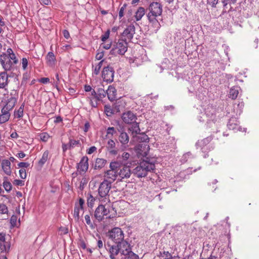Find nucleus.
I'll return each mask as SVG.
<instances>
[{"instance_id": "40", "label": "nucleus", "mask_w": 259, "mask_h": 259, "mask_svg": "<svg viewBox=\"0 0 259 259\" xmlns=\"http://www.w3.org/2000/svg\"><path fill=\"white\" fill-rule=\"evenodd\" d=\"M97 95L99 101H100L106 97V91L102 88H99L97 90Z\"/></svg>"}, {"instance_id": "33", "label": "nucleus", "mask_w": 259, "mask_h": 259, "mask_svg": "<svg viewBox=\"0 0 259 259\" xmlns=\"http://www.w3.org/2000/svg\"><path fill=\"white\" fill-rule=\"evenodd\" d=\"M145 9L143 7H140L138 9L135 16L137 21L140 20L142 17L145 15Z\"/></svg>"}, {"instance_id": "61", "label": "nucleus", "mask_w": 259, "mask_h": 259, "mask_svg": "<svg viewBox=\"0 0 259 259\" xmlns=\"http://www.w3.org/2000/svg\"><path fill=\"white\" fill-rule=\"evenodd\" d=\"M101 46H102V47L104 49L108 50V49L110 48V47L111 46V42L107 43V44H106V43H102L101 44Z\"/></svg>"}, {"instance_id": "44", "label": "nucleus", "mask_w": 259, "mask_h": 259, "mask_svg": "<svg viewBox=\"0 0 259 259\" xmlns=\"http://www.w3.org/2000/svg\"><path fill=\"white\" fill-rule=\"evenodd\" d=\"M40 140L44 142H47L50 138V136L47 133H42L39 135Z\"/></svg>"}, {"instance_id": "7", "label": "nucleus", "mask_w": 259, "mask_h": 259, "mask_svg": "<svg viewBox=\"0 0 259 259\" xmlns=\"http://www.w3.org/2000/svg\"><path fill=\"white\" fill-rule=\"evenodd\" d=\"M103 203L101 202V204L98 206L95 211L94 217L98 222L102 221L104 219V216L107 215L109 212V210L105 208Z\"/></svg>"}, {"instance_id": "55", "label": "nucleus", "mask_w": 259, "mask_h": 259, "mask_svg": "<svg viewBox=\"0 0 259 259\" xmlns=\"http://www.w3.org/2000/svg\"><path fill=\"white\" fill-rule=\"evenodd\" d=\"M130 157V154L126 152H124L122 154V158L124 161H126Z\"/></svg>"}, {"instance_id": "8", "label": "nucleus", "mask_w": 259, "mask_h": 259, "mask_svg": "<svg viewBox=\"0 0 259 259\" xmlns=\"http://www.w3.org/2000/svg\"><path fill=\"white\" fill-rule=\"evenodd\" d=\"M114 71L112 67L108 66L104 67L102 72V77L104 81L111 82L114 79Z\"/></svg>"}, {"instance_id": "36", "label": "nucleus", "mask_w": 259, "mask_h": 259, "mask_svg": "<svg viewBox=\"0 0 259 259\" xmlns=\"http://www.w3.org/2000/svg\"><path fill=\"white\" fill-rule=\"evenodd\" d=\"M24 104H22L19 107L17 111H15L14 112V116L15 117L20 118L23 116V110H24Z\"/></svg>"}, {"instance_id": "38", "label": "nucleus", "mask_w": 259, "mask_h": 259, "mask_svg": "<svg viewBox=\"0 0 259 259\" xmlns=\"http://www.w3.org/2000/svg\"><path fill=\"white\" fill-rule=\"evenodd\" d=\"M49 156V151H46L44 152L41 159L39 161V164L40 165H44L47 161Z\"/></svg>"}, {"instance_id": "21", "label": "nucleus", "mask_w": 259, "mask_h": 259, "mask_svg": "<svg viewBox=\"0 0 259 259\" xmlns=\"http://www.w3.org/2000/svg\"><path fill=\"white\" fill-rule=\"evenodd\" d=\"M106 148L110 154L113 155L117 154L118 150L115 148V143L112 139L108 140Z\"/></svg>"}, {"instance_id": "4", "label": "nucleus", "mask_w": 259, "mask_h": 259, "mask_svg": "<svg viewBox=\"0 0 259 259\" xmlns=\"http://www.w3.org/2000/svg\"><path fill=\"white\" fill-rule=\"evenodd\" d=\"M107 236L115 244L122 241L124 238L123 231L118 227H115L109 230L107 234Z\"/></svg>"}, {"instance_id": "29", "label": "nucleus", "mask_w": 259, "mask_h": 259, "mask_svg": "<svg viewBox=\"0 0 259 259\" xmlns=\"http://www.w3.org/2000/svg\"><path fill=\"white\" fill-rule=\"evenodd\" d=\"M147 17L149 22L152 23L153 27H154L156 30H158L160 27V24L156 19L157 16L147 15Z\"/></svg>"}, {"instance_id": "50", "label": "nucleus", "mask_w": 259, "mask_h": 259, "mask_svg": "<svg viewBox=\"0 0 259 259\" xmlns=\"http://www.w3.org/2000/svg\"><path fill=\"white\" fill-rule=\"evenodd\" d=\"M219 3V0H208L207 4H209L212 8H217V5Z\"/></svg>"}, {"instance_id": "47", "label": "nucleus", "mask_w": 259, "mask_h": 259, "mask_svg": "<svg viewBox=\"0 0 259 259\" xmlns=\"http://www.w3.org/2000/svg\"><path fill=\"white\" fill-rule=\"evenodd\" d=\"M161 256L164 258V259H173L172 257L171 254L168 251H164L162 253H161Z\"/></svg>"}, {"instance_id": "23", "label": "nucleus", "mask_w": 259, "mask_h": 259, "mask_svg": "<svg viewBox=\"0 0 259 259\" xmlns=\"http://www.w3.org/2000/svg\"><path fill=\"white\" fill-rule=\"evenodd\" d=\"M16 102L17 99L16 98L11 97L8 100L7 104L3 108V109L5 111H7V112H9V111L14 107Z\"/></svg>"}, {"instance_id": "51", "label": "nucleus", "mask_w": 259, "mask_h": 259, "mask_svg": "<svg viewBox=\"0 0 259 259\" xmlns=\"http://www.w3.org/2000/svg\"><path fill=\"white\" fill-rule=\"evenodd\" d=\"M19 175L21 179H25L26 178L27 174L24 168H21L19 170Z\"/></svg>"}, {"instance_id": "31", "label": "nucleus", "mask_w": 259, "mask_h": 259, "mask_svg": "<svg viewBox=\"0 0 259 259\" xmlns=\"http://www.w3.org/2000/svg\"><path fill=\"white\" fill-rule=\"evenodd\" d=\"M7 53V55L11 59V60L13 62V63H14V64H16L18 62V61L16 57L15 54L14 53L12 49H11V48L8 49Z\"/></svg>"}, {"instance_id": "58", "label": "nucleus", "mask_w": 259, "mask_h": 259, "mask_svg": "<svg viewBox=\"0 0 259 259\" xmlns=\"http://www.w3.org/2000/svg\"><path fill=\"white\" fill-rule=\"evenodd\" d=\"M97 150V148L95 146L90 147L87 151L88 154H91Z\"/></svg>"}, {"instance_id": "27", "label": "nucleus", "mask_w": 259, "mask_h": 259, "mask_svg": "<svg viewBox=\"0 0 259 259\" xmlns=\"http://www.w3.org/2000/svg\"><path fill=\"white\" fill-rule=\"evenodd\" d=\"M2 114L0 115V124H2L8 121L10 117V113L3 109H2Z\"/></svg>"}, {"instance_id": "62", "label": "nucleus", "mask_w": 259, "mask_h": 259, "mask_svg": "<svg viewBox=\"0 0 259 259\" xmlns=\"http://www.w3.org/2000/svg\"><path fill=\"white\" fill-rule=\"evenodd\" d=\"M63 35H64V37L66 38V39H68L70 37V34H69V32L68 30H64L63 31Z\"/></svg>"}, {"instance_id": "43", "label": "nucleus", "mask_w": 259, "mask_h": 259, "mask_svg": "<svg viewBox=\"0 0 259 259\" xmlns=\"http://www.w3.org/2000/svg\"><path fill=\"white\" fill-rule=\"evenodd\" d=\"M235 120L234 119H230L228 124V126L229 129L230 130H235L237 129L238 125L236 123H234ZM235 121H236L235 120Z\"/></svg>"}, {"instance_id": "57", "label": "nucleus", "mask_w": 259, "mask_h": 259, "mask_svg": "<svg viewBox=\"0 0 259 259\" xmlns=\"http://www.w3.org/2000/svg\"><path fill=\"white\" fill-rule=\"evenodd\" d=\"M104 56V53L103 52L98 53L96 55V60H101Z\"/></svg>"}, {"instance_id": "42", "label": "nucleus", "mask_w": 259, "mask_h": 259, "mask_svg": "<svg viewBox=\"0 0 259 259\" xmlns=\"http://www.w3.org/2000/svg\"><path fill=\"white\" fill-rule=\"evenodd\" d=\"M84 219L86 224L89 226L90 228L91 229H94L95 228V227L94 225V224L92 222L91 220V216L89 214H86L84 216Z\"/></svg>"}, {"instance_id": "45", "label": "nucleus", "mask_w": 259, "mask_h": 259, "mask_svg": "<svg viewBox=\"0 0 259 259\" xmlns=\"http://www.w3.org/2000/svg\"><path fill=\"white\" fill-rule=\"evenodd\" d=\"M3 187L5 190L7 192H9L12 188V185L11 183L8 181H4L3 183Z\"/></svg>"}, {"instance_id": "24", "label": "nucleus", "mask_w": 259, "mask_h": 259, "mask_svg": "<svg viewBox=\"0 0 259 259\" xmlns=\"http://www.w3.org/2000/svg\"><path fill=\"white\" fill-rule=\"evenodd\" d=\"M88 98L90 100L91 106L93 107H96L98 105L99 99L97 93L94 90H92L91 95Z\"/></svg>"}, {"instance_id": "20", "label": "nucleus", "mask_w": 259, "mask_h": 259, "mask_svg": "<svg viewBox=\"0 0 259 259\" xmlns=\"http://www.w3.org/2000/svg\"><path fill=\"white\" fill-rule=\"evenodd\" d=\"M135 33V28L134 25L128 26L123 32L122 35L126 39L131 40Z\"/></svg>"}, {"instance_id": "6", "label": "nucleus", "mask_w": 259, "mask_h": 259, "mask_svg": "<svg viewBox=\"0 0 259 259\" xmlns=\"http://www.w3.org/2000/svg\"><path fill=\"white\" fill-rule=\"evenodd\" d=\"M142 141L143 142L142 143H141L136 146L135 151L139 158L145 157L146 158L150 150V147L146 142V141Z\"/></svg>"}, {"instance_id": "52", "label": "nucleus", "mask_w": 259, "mask_h": 259, "mask_svg": "<svg viewBox=\"0 0 259 259\" xmlns=\"http://www.w3.org/2000/svg\"><path fill=\"white\" fill-rule=\"evenodd\" d=\"M110 30H108L102 36L101 40L103 41H105L109 37Z\"/></svg>"}, {"instance_id": "39", "label": "nucleus", "mask_w": 259, "mask_h": 259, "mask_svg": "<svg viewBox=\"0 0 259 259\" xmlns=\"http://www.w3.org/2000/svg\"><path fill=\"white\" fill-rule=\"evenodd\" d=\"M116 133V131L114 127H109L107 129L106 137L112 138L114 134Z\"/></svg>"}, {"instance_id": "10", "label": "nucleus", "mask_w": 259, "mask_h": 259, "mask_svg": "<svg viewBox=\"0 0 259 259\" xmlns=\"http://www.w3.org/2000/svg\"><path fill=\"white\" fill-rule=\"evenodd\" d=\"M118 177L121 181L124 179L129 178L132 174V172L129 166L123 165L120 166L119 165L117 169Z\"/></svg>"}, {"instance_id": "56", "label": "nucleus", "mask_w": 259, "mask_h": 259, "mask_svg": "<svg viewBox=\"0 0 259 259\" xmlns=\"http://www.w3.org/2000/svg\"><path fill=\"white\" fill-rule=\"evenodd\" d=\"M69 143L68 144L63 143L62 144V150L63 152H65L67 150L70 149Z\"/></svg>"}, {"instance_id": "49", "label": "nucleus", "mask_w": 259, "mask_h": 259, "mask_svg": "<svg viewBox=\"0 0 259 259\" xmlns=\"http://www.w3.org/2000/svg\"><path fill=\"white\" fill-rule=\"evenodd\" d=\"M127 6V5L126 4H124L120 9L119 12V18L120 19L124 16V12L125 11V9Z\"/></svg>"}, {"instance_id": "26", "label": "nucleus", "mask_w": 259, "mask_h": 259, "mask_svg": "<svg viewBox=\"0 0 259 259\" xmlns=\"http://www.w3.org/2000/svg\"><path fill=\"white\" fill-rule=\"evenodd\" d=\"M8 75L6 72L0 74V88H4L8 84Z\"/></svg>"}, {"instance_id": "13", "label": "nucleus", "mask_w": 259, "mask_h": 259, "mask_svg": "<svg viewBox=\"0 0 259 259\" xmlns=\"http://www.w3.org/2000/svg\"><path fill=\"white\" fill-rule=\"evenodd\" d=\"M121 118L125 123L129 124L136 122L137 116L133 112L128 111L122 114Z\"/></svg>"}, {"instance_id": "3", "label": "nucleus", "mask_w": 259, "mask_h": 259, "mask_svg": "<svg viewBox=\"0 0 259 259\" xmlns=\"http://www.w3.org/2000/svg\"><path fill=\"white\" fill-rule=\"evenodd\" d=\"M119 166V163L116 161H112L110 163V169L107 170L104 175V177L109 182H113L117 178V169Z\"/></svg>"}, {"instance_id": "14", "label": "nucleus", "mask_w": 259, "mask_h": 259, "mask_svg": "<svg viewBox=\"0 0 259 259\" xmlns=\"http://www.w3.org/2000/svg\"><path fill=\"white\" fill-rule=\"evenodd\" d=\"M0 61L5 71L10 70L12 66L14 65L7 54H4L1 56Z\"/></svg>"}, {"instance_id": "5", "label": "nucleus", "mask_w": 259, "mask_h": 259, "mask_svg": "<svg viewBox=\"0 0 259 259\" xmlns=\"http://www.w3.org/2000/svg\"><path fill=\"white\" fill-rule=\"evenodd\" d=\"M127 44L126 40L120 39L113 45L111 54L114 56L123 55L127 51Z\"/></svg>"}, {"instance_id": "18", "label": "nucleus", "mask_w": 259, "mask_h": 259, "mask_svg": "<svg viewBox=\"0 0 259 259\" xmlns=\"http://www.w3.org/2000/svg\"><path fill=\"white\" fill-rule=\"evenodd\" d=\"M106 245L108 247V249L110 253V258L116 259V256L120 252L117 244L111 245L108 243H107Z\"/></svg>"}, {"instance_id": "17", "label": "nucleus", "mask_w": 259, "mask_h": 259, "mask_svg": "<svg viewBox=\"0 0 259 259\" xmlns=\"http://www.w3.org/2000/svg\"><path fill=\"white\" fill-rule=\"evenodd\" d=\"M5 234L0 233V250L2 253L9 252L10 244L6 241Z\"/></svg>"}, {"instance_id": "64", "label": "nucleus", "mask_w": 259, "mask_h": 259, "mask_svg": "<svg viewBox=\"0 0 259 259\" xmlns=\"http://www.w3.org/2000/svg\"><path fill=\"white\" fill-rule=\"evenodd\" d=\"M90 127V125L89 122H85L84 124V129H83L84 132L85 133L89 131Z\"/></svg>"}, {"instance_id": "41", "label": "nucleus", "mask_w": 259, "mask_h": 259, "mask_svg": "<svg viewBox=\"0 0 259 259\" xmlns=\"http://www.w3.org/2000/svg\"><path fill=\"white\" fill-rule=\"evenodd\" d=\"M125 259H139V256L132 250L127 254L124 255Z\"/></svg>"}, {"instance_id": "1", "label": "nucleus", "mask_w": 259, "mask_h": 259, "mask_svg": "<svg viewBox=\"0 0 259 259\" xmlns=\"http://www.w3.org/2000/svg\"><path fill=\"white\" fill-rule=\"evenodd\" d=\"M155 160L146 157L140 162L134 169V174L138 178L145 177L148 172H153L155 169Z\"/></svg>"}, {"instance_id": "35", "label": "nucleus", "mask_w": 259, "mask_h": 259, "mask_svg": "<svg viewBox=\"0 0 259 259\" xmlns=\"http://www.w3.org/2000/svg\"><path fill=\"white\" fill-rule=\"evenodd\" d=\"M69 146L71 149H73L75 147H80L81 143L79 140H75L73 139L69 138Z\"/></svg>"}, {"instance_id": "63", "label": "nucleus", "mask_w": 259, "mask_h": 259, "mask_svg": "<svg viewBox=\"0 0 259 259\" xmlns=\"http://www.w3.org/2000/svg\"><path fill=\"white\" fill-rule=\"evenodd\" d=\"M105 112L106 113V114L108 115V113L110 114H112V110L110 109V107H108L106 106H105Z\"/></svg>"}, {"instance_id": "30", "label": "nucleus", "mask_w": 259, "mask_h": 259, "mask_svg": "<svg viewBox=\"0 0 259 259\" xmlns=\"http://www.w3.org/2000/svg\"><path fill=\"white\" fill-rule=\"evenodd\" d=\"M107 160L103 158H98L96 159L95 163V169H101L104 167Z\"/></svg>"}, {"instance_id": "12", "label": "nucleus", "mask_w": 259, "mask_h": 259, "mask_svg": "<svg viewBox=\"0 0 259 259\" xmlns=\"http://www.w3.org/2000/svg\"><path fill=\"white\" fill-rule=\"evenodd\" d=\"M129 130L132 132L134 138H137L138 139H140L141 141H146L148 140L147 136L145 135H142L137 137V135L139 134L140 132L138 123L135 122L132 126L129 128Z\"/></svg>"}, {"instance_id": "59", "label": "nucleus", "mask_w": 259, "mask_h": 259, "mask_svg": "<svg viewBox=\"0 0 259 259\" xmlns=\"http://www.w3.org/2000/svg\"><path fill=\"white\" fill-rule=\"evenodd\" d=\"M14 184L17 186H23L24 184V182L20 180H14Z\"/></svg>"}, {"instance_id": "46", "label": "nucleus", "mask_w": 259, "mask_h": 259, "mask_svg": "<svg viewBox=\"0 0 259 259\" xmlns=\"http://www.w3.org/2000/svg\"><path fill=\"white\" fill-rule=\"evenodd\" d=\"M88 183L87 180L85 178H82L81 180L79 182V186H78V188L80 191H82L84 188V186L87 185Z\"/></svg>"}, {"instance_id": "16", "label": "nucleus", "mask_w": 259, "mask_h": 259, "mask_svg": "<svg viewBox=\"0 0 259 259\" xmlns=\"http://www.w3.org/2000/svg\"><path fill=\"white\" fill-rule=\"evenodd\" d=\"M89 158L87 156H83L80 162L77 164V169L80 174L85 173L89 168Z\"/></svg>"}, {"instance_id": "15", "label": "nucleus", "mask_w": 259, "mask_h": 259, "mask_svg": "<svg viewBox=\"0 0 259 259\" xmlns=\"http://www.w3.org/2000/svg\"><path fill=\"white\" fill-rule=\"evenodd\" d=\"M120 253L122 255H125L132 250L131 244L126 240L123 239L117 243Z\"/></svg>"}, {"instance_id": "37", "label": "nucleus", "mask_w": 259, "mask_h": 259, "mask_svg": "<svg viewBox=\"0 0 259 259\" xmlns=\"http://www.w3.org/2000/svg\"><path fill=\"white\" fill-rule=\"evenodd\" d=\"M96 199L91 194H88L87 198V204L89 207L92 208L94 206Z\"/></svg>"}, {"instance_id": "54", "label": "nucleus", "mask_w": 259, "mask_h": 259, "mask_svg": "<svg viewBox=\"0 0 259 259\" xmlns=\"http://www.w3.org/2000/svg\"><path fill=\"white\" fill-rule=\"evenodd\" d=\"M18 166L22 168H27L29 166V163L27 162H21L18 164Z\"/></svg>"}, {"instance_id": "34", "label": "nucleus", "mask_w": 259, "mask_h": 259, "mask_svg": "<svg viewBox=\"0 0 259 259\" xmlns=\"http://www.w3.org/2000/svg\"><path fill=\"white\" fill-rule=\"evenodd\" d=\"M103 62L104 60H103L99 62L98 63L93 65V67H94L93 73L95 75H98L99 74L101 68L103 66Z\"/></svg>"}, {"instance_id": "25", "label": "nucleus", "mask_w": 259, "mask_h": 259, "mask_svg": "<svg viewBox=\"0 0 259 259\" xmlns=\"http://www.w3.org/2000/svg\"><path fill=\"white\" fill-rule=\"evenodd\" d=\"M118 140L121 144L124 146L127 145L129 142L130 138L126 132L121 131L119 135Z\"/></svg>"}, {"instance_id": "53", "label": "nucleus", "mask_w": 259, "mask_h": 259, "mask_svg": "<svg viewBox=\"0 0 259 259\" xmlns=\"http://www.w3.org/2000/svg\"><path fill=\"white\" fill-rule=\"evenodd\" d=\"M22 65L24 70L26 69L28 65V60L26 58H23L22 60Z\"/></svg>"}, {"instance_id": "2", "label": "nucleus", "mask_w": 259, "mask_h": 259, "mask_svg": "<svg viewBox=\"0 0 259 259\" xmlns=\"http://www.w3.org/2000/svg\"><path fill=\"white\" fill-rule=\"evenodd\" d=\"M111 188V182L107 180H104L100 184L98 188L99 200L101 202H109V192Z\"/></svg>"}, {"instance_id": "9", "label": "nucleus", "mask_w": 259, "mask_h": 259, "mask_svg": "<svg viewBox=\"0 0 259 259\" xmlns=\"http://www.w3.org/2000/svg\"><path fill=\"white\" fill-rule=\"evenodd\" d=\"M149 13L147 15L158 16L161 15L162 12V6L157 2L152 3L149 7Z\"/></svg>"}, {"instance_id": "28", "label": "nucleus", "mask_w": 259, "mask_h": 259, "mask_svg": "<svg viewBox=\"0 0 259 259\" xmlns=\"http://www.w3.org/2000/svg\"><path fill=\"white\" fill-rule=\"evenodd\" d=\"M47 63L50 66H53L55 65L56 59L54 54L53 52H50L48 53L47 57Z\"/></svg>"}, {"instance_id": "19", "label": "nucleus", "mask_w": 259, "mask_h": 259, "mask_svg": "<svg viewBox=\"0 0 259 259\" xmlns=\"http://www.w3.org/2000/svg\"><path fill=\"white\" fill-rule=\"evenodd\" d=\"M1 163L2 168L3 171L8 176L12 174L11 163L8 159H3Z\"/></svg>"}, {"instance_id": "11", "label": "nucleus", "mask_w": 259, "mask_h": 259, "mask_svg": "<svg viewBox=\"0 0 259 259\" xmlns=\"http://www.w3.org/2000/svg\"><path fill=\"white\" fill-rule=\"evenodd\" d=\"M84 204V200L83 199L80 198L78 200V202L75 203L73 217L76 221H79L80 219V212L83 210V205Z\"/></svg>"}, {"instance_id": "32", "label": "nucleus", "mask_w": 259, "mask_h": 259, "mask_svg": "<svg viewBox=\"0 0 259 259\" xmlns=\"http://www.w3.org/2000/svg\"><path fill=\"white\" fill-rule=\"evenodd\" d=\"M239 94L238 88L237 87H233L232 88L229 92V97L233 100L237 98Z\"/></svg>"}, {"instance_id": "22", "label": "nucleus", "mask_w": 259, "mask_h": 259, "mask_svg": "<svg viewBox=\"0 0 259 259\" xmlns=\"http://www.w3.org/2000/svg\"><path fill=\"white\" fill-rule=\"evenodd\" d=\"M106 95H107L108 99L113 101L116 99V90L112 85H109L106 91Z\"/></svg>"}, {"instance_id": "48", "label": "nucleus", "mask_w": 259, "mask_h": 259, "mask_svg": "<svg viewBox=\"0 0 259 259\" xmlns=\"http://www.w3.org/2000/svg\"><path fill=\"white\" fill-rule=\"evenodd\" d=\"M8 212V209L7 206L5 204H1L0 205V213L1 214H5L7 213Z\"/></svg>"}, {"instance_id": "60", "label": "nucleus", "mask_w": 259, "mask_h": 259, "mask_svg": "<svg viewBox=\"0 0 259 259\" xmlns=\"http://www.w3.org/2000/svg\"><path fill=\"white\" fill-rule=\"evenodd\" d=\"M50 79L48 77H42L39 79V82L42 83H47L49 82Z\"/></svg>"}]
</instances>
